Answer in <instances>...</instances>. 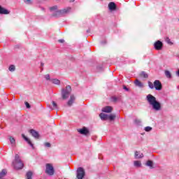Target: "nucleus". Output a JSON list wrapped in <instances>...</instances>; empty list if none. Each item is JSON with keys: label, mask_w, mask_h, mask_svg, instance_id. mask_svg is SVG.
I'll return each mask as SVG.
<instances>
[{"label": "nucleus", "mask_w": 179, "mask_h": 179, "mask_svg": "<svg viewBox=\"0 0 179 179\" xmlns=\"http://www.w3.org/2000/svg\"><path fill=\"white\" fill-rule=\"evenodd\" d=\"M146 100L155 111H160L162 110V103L157 101L155 96L149 94L146 96Z\"/></svg>", "instance_id": "1"}, {"label": "nucleus", "mask_w": 179, "mask_h": 179, "mask_svg": "<svg viewBox=\"0 0 179 179\" xmlns=\"http://www.w3.org/2000/svg\"><path fill=\"white\" fill-rule=\"evenodd\" d=\"M14 168L15 170H22L23 167L24 166V164H23V162L20 159V157L19 155H15V161L13 163Z\"/></svg>", "instance_id": "2"}, {"label": "nucleus", "mask_w": 179, "mask_h": 179, "mask_svg": "<svg viewBox=\"0 0 179 179\" xmlns=\"http://www.w3.org/2000/svg\"><path fill=\"white\" fill-rule=\"evenodd\" d=\"M72 92V88L70 85H67L65 88L62 89V99L63 100H66L69 96H71V92Z\"/></svg>", "instance_id": "3"}, {"label": "nucleus", "mask_w": 179, "mask_h": 179, "mask_svg": "<svg viewBox=\"0 0 179 179\" xmlns=\"http://www.w3.org/2000/svg\"><path fill=\"white\" fill-rule=\"evenodd\" d=\"M71 9L72 8L71 7H67L62 10H57L56 13L53 15V16H64V15H67V13H69Z\"/></svg>", "instance_id": "4"}, {"label": "nucleus", "mask_w": 179, "mask_h": 179, "mask_svg": "<svg viewBox=\"0 0 179 179\" xmlns=\"http://www.w3.org/2000/svg\"><path fill=\"white\" fill-rule=\"evenodd\" d=\"M46 169L45 173L48 176H54L55 173V170L54 169V166H52V164H46L45 165Z\"/></svg>", "instance_id": "5"}, {"label": "nucleus", "mask_w": 179, "mask_h": 179, "mask_svg": "<svg viewBox=\"0 0 179 179\" xmlns=\"http://www.w3.org/2000/svg\"><path fill=\"white\" fill-rule=\"evenodd\" d=\"M85 176H86V172L85 171V169L82 167L78 168L76 173L77 178L83 179L85 178Z\"/></svg>", "instance_id": "6"}, {"label": "nucleus", "mask_w": 179, "mask_h": 179, "mask_svg": "<svg viewBox=\"0 0 179 179\" xmlns=\"http://www.w3.org/2000/svg\"><path fill=\"white\" fill-rule=\"evenodd\" d=\"M154 87L155 90H162L163 89V85H162V83L159 80H156L154 82Z\"/></svg>", "instance_id": "7"}, {"label": "nucleus", "mask_w": 179, "mask_h": 179, "mask_svg": "<svg viewBox=\"0 0 179 179\" xmlns=\"http://www.w3.org/2000/svg\"><path fill=\"white\" fill-rule=\"evenodd\" d=\"M154 47L155 50H157L158 51L162 50L163 48V43L160 41H157V42L155 43Z\"/></svg>", "instance_id": "8"}, {"label": "nucleus", "mask_w": 179, "mask_h": 179, "mask_svg": "<svg viewBox=\"0 0 179 179\" xmlns=\"http://www.w3.org/2000/svg\"><path fill=\"white\" fill-rule=\"evenodd\" d=\"M78 132H79L81 135H89V129L86 127H83V129H78Z\"/></svg>", "instance_id": "9"}, {"label": "nucleus", "mask_w": 179, "mask_h": 179, "mask_svg": "<svg viewBox=\"0 0 179 179\" xmlns=\"http://www.w3.org/2000/svg\"><path fill=\"white\" fill-rule=\"evenodd\" d=\"M102 113H113V107L111 106H105L101 109Z\"/></svg>", "instance_id": "10"}, {"label": "nucleus", "mask_w": 179, "mask_h": 179, "mask_svg": "<svg viewBox=\"0 0 179 179\" xmlns=\"http://www.w3.org/2000/svg\"><path fill=\"white\" fill-rule=\"evenodd\" d=\"M29 132H30L31 135H32V136H34V138H36V139H38V138H40V134H38V132H37L36 130L31 129V130H29Z\"/></svg>", "instance_id": "11"}, {"label": "nucleus", "mask_w": 179, "mask_h": 179, "mask_svg": "<svg viewBox=\"0 0 179 179\" xmlns=\"http://www.w3.org/2000/svg\"><path fill=\"white\" fill-rule=\"evenodd\" d=\"M10 13V11L6 10V8H4L0 6V14L1 15H9Z\"/></svg>", "instance_id": "12"}, {"label": "nucleus", "mask_w": 179, "mask_h": 179, "mask_svg": "<svg viewBox=\"0 0 179 179\" xmlns=\"http://www.w3.org/2000/svg\"><path fill=\"white\" fill-rule=\"evenodd\" d=\"M75 100H76L75 96L74 95H71L70 99L67 102V106L71 107V106H72V104H73Z\"/></svg>", "instance_id": "13"}, {"label": "nucleus", "mask_w": 179, "mask_h": 179, "mask_svg": "<svg viewBox=\"0 0 179 179\" xmlns=\"http://www.w3.org/2000/svg\"><path fill=\"white\" fill-rule=\"evenodd\" d=\"M22 137L23 138V139H24V141H26V142H27V143H29L32 147V149H34V145H33V143H31L30 139H29L24 134H22Z\"/></svg>", "instance_id": "14"}, {"label": "nucleus", "mask_w": 179, "mask_h": 179, "mask_svg": "<svg viewBox=\"0 0 179 179\" xmlns=\"http://www.w3.org/2000/svg\"><path fill=\"white\" fill-rule=\"evenodd\" d=\"M108 8L110 10H115V9H117V5L114 2H110Z\"/></svg>", "instance_id": "15"}, {"label": "nucleus", "mask_w": 179, "mask_h": 179, "mask_svg": "<svg viewBox=\"0 0 179 179\" xmlns=\"http://www.w3.org/2000/svg\"><path fill=\"white\" fill-rule=\"evenodd\" d=\"M135 159H142L143 157V154L141 153L139 151H136L134 155Z\"/></svg>", "instance_id": "16"}, {"label": "nucleus", "mask_w": 179, "mask_h": 179, "mask_svg": "<svg viewBox=\"0 0 179 179\" xmlns=\"http://www.w3.org/2000/svg\"><path fill=\"white\" fill-rule=\"evenodd\" d=\"M99 117H100L101 120H102L103 121H107V120H108V115L103 113H101L99 115Z\"/></svg>", "instance_id": "17"}, {"label": "nucleus", "mask_w": 179, "mask_h": 179, "mask_svg": "<svg viewBox=\"0 0 179 179\" xmlns=\"http://www.w3.org/2000/svg\"><path fill=\"white\" fill-rule=\"evenodd\" d=\"M9 141L10 143L11 144V146H16V140L15 139V138H13V136H9Z\"/></svg>", "instance_id": "18"}, {"label": "nucleus", "mask_w": 179, "mask_h": 179, "mask_svg": "<svg viewBox=\"0 0 179 179\" xmlns=\"http://www.w3.org/2000/svg\"><path fill=\"white\" fill-rule=\"evenodd\" d=\"M32 177H33V172L31 171H29L28 172H27L25 175L26 179H33Z\"/></svg>", "instance_id": "19"}, {"label": "nucleus", "mask_w": 179, "mask_h": 179, "mask_svg": "<svg viewBox=\"0 0 179 179\" xmlns=\"http://www.w3.org/2000/svg\"><path fill=\"white\" fill-rule=\"evenodd\" d=\"M50 82H52V83H53V85H57L58 86H59V85H61V80H59L57 78L50 80Z\"/></svg>", "instance_id": "20"}, {"label": "nucleus", "mask_w": 179, "mask_h": 179, "mask_svg": "<svg viewBox=\"0 0 179 179\" xmlns=\"http://www.w3.org/2000/svg\"><path fill=\"white\" fill-rule=\"evenodd\" d=\"M136 86H138V87H143V83L142 82L139 81V80L136 79L134 82Z\"/></svg>", "instance_id": "21"}, {"label": "nucleus", "mask_w": 179, "mask_h": 179, "mask_svg": "<svg viewBox=\"0 0 179 179\" xmlns=\"http://www.w3.org/2000/svg\"><path fill=\"white\" fill-rule=\"evenodd\" d=\"M145 166H148V167H150V169H154L153 161H152V160L147 161Z\"/></svg>", "instance_id": "22"}, {"label": "nucleus", "mask_w": 179, "mask_h": 179, "mask_svg": "<svg viewBox=\"0 0 179 179\" xmlns=\"http://www.w3.org/2000/svg\"><path fill=\"white\" fill-rule=\"evenodd\" d=\"M52 106H49V107L51 108V110H55V109L58 108V105H57L55 101H52Z\"/></svg>", "instance_id": "23"}, {"label": "nucleus", "mask_w": 179, "mask_h": 179, "mask_svg": "<svg viewBox=\"0 0 179 179\" xmlns=\"http://www.w3.org/2000/svg\"><path fill=\"white\" fill-rule=\"evenodd\" d=\"M116 117L115 114L108 115V120H110V121H114Z\"/></svg>", "instance_id": "24"}, {"label": "nucleus", "mask_w": 179, "mask_h": 179, "mask_svg": "<svg viewBox=\"0 0 179 179\" xmlns=\"http://www.w3.org/2000/svg\"><path fill=\"white\" fill-rule=\"evenodd\" d=\"M7 173L6 169H3L0 173V178H3V177L6 176Z\"/></svg>", "instance_id": "25"}, {"label": "nucleus", "mask_w": 179, "mask_h": 179, "mask_svg": "<svg viewBox=\"0 0 179 179\" xmlns=\"http://www.w3.org/2000/svg\"><path fill=\"white\" fill-rule=\"evenodd\" d=\"M140 76H141V78H145V79H148V78H149V76L145 71L141 72L140 73Z\"/></svg>", "instance_id": "26"}, {"label": "nucleus", "mask_w": 179, "mask_h": 179, "mask_svg": "<svg viewBox=\"0 0 179 179\" xmlns=\"http://www.w3.org/2000/svg\"><path fill=\"white\" fill-rule=\"evenodd\" d=\"M134 166L135 167H141V166H142V163L141 161H134Z\"/></svg>", "instance_id": "27"}, {"label": "nucleus", "mask_w": 179, "mask_h": 179, "mask_svg": "<svg viewBox=\"0 0 179 179\" xmlns=\"http://www.w3.org/2000/svg\"><path fill=\"white\" fill-rule=\"evenodd\" d=\"M165 76H166V78H168L169 79H170L171 78V73H170L169 71H165Z\"/></svg>", "instance_id": "28"}, {"label": "nucleus", "mask_w": 179, "mask_h": 179, "mask_svg": "<svg viewBox=\"0 0 179 179\" xmlns=\"http://www.w3.org/2000/svg\"><path fill=\"white\" fill-rule=\"evenodd\" d=\"M8 69L10 72H15L16 67H15V65H10Z\"/></svg>", "instance_id": "29"}, {"label": "nucleus", "mask_w": 179, "mask_h": 179, "mask_svg": "<svg viewBox=\"0 0 179 179\" xmlns=\"http://www.w3.org/2000/svg\"><path fill=\"white\" fill-rule=\"evenodd\" d=\"M165 41L166 43H167V44H170L171 45L173 44V43L171 42V41L170 40V38L166 37L165 38Z\"/></svg>", "instance_id": "30"}, {"label": "nucleus", "mask_w": 179, "mask_h": 179, "mask_svg": "<svg viewBox=\"0 0 179 179\" xmlns=\"http://www.w3.org/2000/svg\"><path fill=\"white\" fill-rule=\"evenodd\" d=\"M148 86L150 89H155V84L152 83L150 81H148Z\"/></svg>", "instance_id": "31"}, {"label": "nucleus", "mask_w": 179, "mask_h": 179, "mask_svg": "<svg viewBox=\"0 0 179 179\" xmlns=\"http://www.w3.org/2000/svg\"><path fill=\"white\" fill-rule=\"evenodd\" d=\"M24 3H26L27 5H31V3H33V2L31 1V0H23Z\"/></svg>", "instance_id": "32"}, {"label": "nucleus", "mask_w": 179, "mask_h": 179, "mask_svg": "<svg viewBox=\"0 0 179 179\" xmlns=\"http://www.w3.org/2000/svg\"><path fill=\"white\" fill-rule=\"evenodd\" d=\"M57 9H58V6H53L50 8V10H57Z\"/></svg>", "instance_id": "33"}, {"label": "nucleus", "mask_w": 179, "mask_h": 179, "mask_svg": "<svg viewBox=\"0 0 179 179\" xmlns=\"http://www.w3.org/2000/svg\"><path fill=\"white\" fill-rule=\"evenodd\" d=\"M45 79H46V80H50L51 81V78L50 77V74H46L44 76Z\"/></svg>", "instance_id": "34"}, {"label": "nucleus", "mask_w": 179, "mask_h": 179, "mask_svg": "<svg viewBox=\"0 0 179 179\" xmlns=\"http://www.w3.org/2000/svg\"><path fill=\"white\" fill-rule=\"evenodd\" d=\"M145 131L146 132H150V131H152V127H146L145 128Z\"/></svg>", "instance_id": "35"}, {"label": "nucleus", "mask_w": 179, "mask_h": 179, "mask_svg": "<svg viewBox=\"0 0 179 179\" xmlns=\"http://www.w3.org/2000/svg\"><path fill=\"white\" fill-rule=\"evenodd\" d=\"M112 101L115 102L118 101V98H117V96H112L111 98Z\"/></svg>", "instance_id": "36"}, {"label": "nucleus", "mask_w": 179, "mask_h": 179, "mask_svg": "<svg viewBox=\"0 0 179 179\" xmlns=\"http://www.w3.org/2000/svg\"><path fill=\"white\" fill-rule=\"evenodd\" d=\"M44 145H45L46 148H51V143H44Z\"/></svg>", "instance_id": "37"}, {"label": "nucleus", "mask_w": 179, "mask_h": 179, "mask_svg": "<svg viewBox=\"0 0 179 179\" xmlns=\"http://www.w3.org/2000/svg\"><path fill=\"white\" fill-rule=\"evenodd\" d=\"M25 106L27 107V108H31V106H30V103H29V102L26 101L25 102Z\"/></svg>", "instance_id": "38"}, {"label": "nucleus", "mask_w": 179, "mask_h": 179, "mask_svg": "<svg viewBox=\"0 0 179 179\" xmlns=\"http://www.w3.org/2000/svg\"><path fill=\"white\" fill-rule=\"evenodd\" d=\"M123 89L124 90H126V92H129V89L128 87H127V86L123 85Z\"/></svg>", "instance_id": "39"}, {"label": "nucleus", "mask_w": 179, "mask_h": 179, "mask_svg": "<svg viewBox=\"0 0 179 179\" xmlns=\"http://www.w3.org/2000/svg\"><path fill=\"white\" fill-rule=\"evenodd\" d=\"M134 122H135L136 124H141V120H138V119H136V120H134Z\"/></svg>", "instance_id": "40"}, {"label": "nucleus", "mask_w": 179, "mask_h": 179, "mask_svg": "<svg viewBox=\"0 0 179 179\" xmlns=\"http://www.w3.org/2000/svg\"><path fill=\"white\" fill-rule=\"evenodd\" d=\"M58 42L59 43H65V41L64 40V39H59V41H58Z\"/></svg>", "instance_id": "41"}, {"label": "nucleus", "mask_w": 179, "mask_h": 179, "mask_svg": "<svg viewBox=\"0 0 179 179\" xmlns=\"http://www.w3.org/2000/svg\"><path fill=\"white\" fill-rule=\"evenodd\" d=\"M70 2H75V0H70Z\"/></svg>", "instance_id": "42"}, {"label": "nucleus", "mask_w": 179, "mask_h": 179, "mask_svg": "<svg viewBox=\"0 0 179 179\" xmlns=\"http://www.w3.org/2000/svg\"><path fill=\"white\" fill-rule=\"evenodd\" d=\"M41 65H42V66L43 65V63H41Z\"/></svg>", "instance_id": "43"}, {"label": "nucleus", "mask_w": 179, "mask_h": 179, "mask_svg": "<svg viewBox=\"0 0 179 179\" xmlns=\"http://www.w3.org/2000/svg\"><path fill=\"white\" fill-rule=\"evenodd\" d=\"M57 1H61V0H57Z\"/></svg>", "instance_id": "44"}]
</instances>
